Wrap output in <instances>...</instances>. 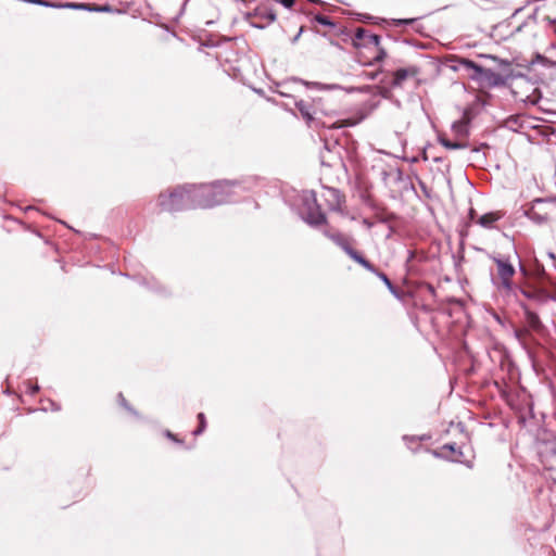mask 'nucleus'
I'll return each mask as SVG.
<instances>
[{
	"label": "nucleus",
	"instance_id": "3",
	"mask_svg": "<svg viewBox=\"0 0 556 556\" xmlns=\"http://www.w3.org/2000/svg\"><path fill=\"white\" fill-rule=\"evenodd\" d=\"M350 37V35L348 36ZM352 43L356 49L355 60L363 66H370L387 58V51L381 47V37L367 31L365 28H356L351 36Z\"/></svg>",
	"mask_w": 556,
	"mask_h": 556
},
{
	"label": "nucleus",
	"instance_id": "30",
	"mask_svg": "<svg viewBox=\"0 0 556 556\" xmlns=\"http://www.w3.org/2000/svg\"><path fill=\"white\" fill-rule=\"evenodd\" d=\"M362 224L368 229L372 228L374 226V223L369 218H363Z\"/></svg>",
	"mask_w": 556,
	"mask_h": 556
},
{
	"label": "nucleus",
	"instance_id": "33",
	"mask_svg": "<svg viewBox=\"0 0 556 556\" xmlns=\"http://www.w3.org/2000/svg\"><path fill=\"white\" fill-rule=\"evenodd\" d=\"M486 143H481L479 147L472 148V152H479L482 148H486Z\"/></svg>",
	"mask_w": 556,
	"mask_h": 556
},
{
	"label": "nucleus",
	"instance_id": "36",
	"mask_svg": "<svg viewBox=\"0 0 556 556\" xmlns=\"http://www.w3.org/2000/svg\"><path fill=\"white\" fill-rule=\"evenodd\" d=\"M429 290H430L431 292H433V291H434L433 287H432V286H430V285H429Z\"/></svg>",
	"mask_w": 556,
	"mask_h": 556
},
{
	"label": "nucleus",
	"instance_id": "18",
	"mask_svg": "<svg viewBox=\"0 0 556 556\" xmlns=\"http://www.w3.org/2000/svg\"><path fill=\"white\" fill-rule=\"evenodd\" d=\"M363 268L366 270L376 275L381 281L386 285V287L389 289V291L394 294L396 298H399V290L392 283V281L389 279V277L381 270H379L374 264H371L368 260H366V263L359 264Z\"/></svg>",
	"mask_w": 556,
	"mask_h": 556
},
{
	"label": "nucleus",
	"instance_id": "17",
	"mask_svg": "<svg viewBox=\"0 0 556 556\" xmlns=\"http://www.w3.org/2000/svg\"><path fill=\"white\" fill-rule=\"evenodd\" d=\"M312 22L313 23H317V24L323 25V26H326V27H329L328 35L331 36V37L332 36H341V35L349 36V34L346 33L345 28H343L340 25H338L337 23H334L327 15L316 14V15L313 16ZM324 36H327V33H325Z\"/></svg>",
	"mask_w": 556,
	"mask_h": 556
},
{
	"label": "nucleus",
	"instance_id": "2",
	"mask_svg": "<svg viewBox=\"0 0 556 556\" xmlns=\"http://www.w3.org/2000/svg\"><path fill=\"white\" fill-rule=\"evenodd\" d=\"M190 197L193 201V206H195V208H210L232 201L238 184L225 180L212 184L190 185Z\"/></svg>",
	"mask_w": 556,
	"mask_h": 556
},
{
	"label": "nucleus",
	"instance_id": "31",
	"mask_svg": "<svg viewBox=\"0 0 556 556\" xmlns=\"http://www.w3.org/2000/svg\"><path fill=\"white\" fill-rule=\"evenodd\" d=\"M166 437H167V438H169L170 440L175 441V442H180V441L177 439V437H176L174 433H172L170 431H167V432H166Z\"/></svg>",
	"mask_w": 556,
	"mask_h": 556
},
{
	"label": "nucleus",
	"instance_id": "24",
	"mask_svg": "<svg viewBox=\"0 0 556 556\" xmlns=\"http://www.w3.org/2000/svg\"><path fill=\"white\" fill-rule=\"evenodd\" d=\"M417 257V254L415 251H409L408 252V257L406 260V271L408 275H419L420 274V270L415 262Z\"/></svg>",
	"mask_w": 556,
	"mask_h": 556
},
{
	"label": "nucleus",
	"instance_id": "16",
	"mask_svg": "<svg viewBox=\"0 0 556 556\" xmlns=\"http://www.w3.org/2000/svg\"><path fill=\"white\" fill-rule=\"evenodd\" d=\"M542 291L538 289H531L528 286H520L517 283V289L514 290L513 293L505 294L503 298L505 299H515L519 304L520 302H523L520 298H525L527 300L531 301H541L542 299Z\"/></svg>",
	"mask_w": 556,
	"mask_h": 556
},
{
	"label": "nucleus",
	"instance_id": "27",
	"mask_svg": "<svg viewBox=\"0 0 556 556\" xmlns=\"http://www.w3.org/2000/svg\"><path fill=\"white\" fill-rule=\"evenodd\" d=\"M394 25L395 26H400V25H409L412 23L415 22L414 18H401V20H394Z\"/></svg>",
	"mask_w": 556,
	"mask_h": 556
},
{
	"label": "nucleus",
	"instance_id": "26",
	"mask_svg": "<svg viewBox=\"0 0 556 556\" xmlns=\"http://www.w3.org/2000/svg\"><path fill=\"white\" fill-rule=\"evenodd\" d=\"M117 399H118V403L124 407L126 408L127 410H131L127 400L125 399V396L123 395V393H118L117 394Z\"/></svg>",
	"mask_w": 556,
	"mask_h": 556
},
{
	"label": "nucleus",
	"instance_id": "1",
	"mask_svg": "<svg viewBox=\"0 0 556 556\" xmlns=\"http://www.w3.org/2000/svg\"><path fill=\"white\" fill-rule=\"evenodd\" d=\"M519 270L525 278L549 286L556 278V254L553 251L536 253L531 250L523 262L519 261Z\"/></svg>",
	"mask_w": 556,
	"mask_h": 556
},
{
	"label": "nucleus",
	"instance_id": "35",
	"mask_svg": "<svg viewBox=\"0 0 556 556\" xmlns=\"http://www.w3.org/2000/svg\"><path fill=\"white\" fill-rule=\"evenodd\" d=\"M308 1H309L311 3H316V4H317V3H320V1H319V0H308Z\"/></svg>",
	"mask_w": 556,
	"mask_h": 556
},
{
	"label": "nucleus",
	"instance_id": "25",
	"mask_svg": "<svg viewBox=\"0 0 556 556\" xmlns=\"http://www.w3.org/2000/svg\"><path fill=\"white\" fill-rule=\"evenodd\" d=\"M198 420H199V426L193 431L194 435L202 434L204 432L205 428H206V418H205V415L203 413H199L198 414Z\"/></svg>",
	"mask_w": 556,
	"mask_h": 556
},
{
	"label": "nucleus",
	"instance_id": "8",
	"mask_svg": "<svg viewBox=\"0 0 556 556\" xmlns=\"http://www.w3.org/2000/svg\"><path fill=\"white\" fill-rule=\"evenodd\" d=\"M191 187L190 185L175 188L168 193H160L157 199V205L161 211L165 212H179L184 210L195 208L193 201L190 197Z\"/></svg>",
	"mask_w": 556,
	"mask_h": 556
},
{
	"label": "nucleus",
	"instance_id": "32",
	"mask_svg": "<svg viewBox=\"0 0 556 556\" xmlns=\"http://www.w3.org/2000/svg\"><path fill=\"white\" fill-rule=\"evenodd\" d=\"M166 437H167V438H169L170 440L175 441V442H180V441L177 439V437H176L174 433H172L170 431H167V432H166Z\"/></svg>",
	"mask_w": 556,
	"mask_h": 556
},
{
	"label": "nucleus",
	"instance_id": "10",
	"mask_svg": "<svg viewBox=\"0 0 556 556\" xmlns=\"http://www.w3.org/2000/svg\"><path fill=\"white\" fill-rule=\"evenodd\" d=\"M325 237L330 239L334 244L341 248L354 262L357 264L366 263V258L363 254L356 251L352 245V239L339 230L331 229L325 226L323 230Z\"/></svg>",
	"mask_w": 556,
	"mask_h": 556
},
{
	"label": "nucleus",
	"instance_id": "29",
	"mask_svg": "<svg viewBox=\"0 0 556 556\" xmlns=\"http://www.w3.org/2000/svg\"><path fill=\"white\" fill-rule=\"evenodd\" d=\"M285 8L290 9L293 7L295 0H278Z\"/></svg>",
	"mask_w": 556,
	"mask_h": 556
},
{
	"label": "nucleus",
	"instance_id": "14",
	"mask_svg": "<svg viewBox=\"0 0 556 556\" xmlns=\"http://www.w3.org/2000/svg\"><path fill=\"white\" fill-rule=\"evenodd\" d=\"M324 199L330 211L343 214L345 195L339 189L331 187L326 188Z\"/></svg>",
	"mask_w": 556,
	"mask_h": 556
},
{
	"label": "nucleus",
	"instance_id": "7",
	"mask_svg": "<svg viewBox=\"0 0 556 556\" xmlns=\"http://www.w3.org/2000/svg\"><path fill=\"white\" fill-rule=\"evenodd\" d=\"M295 109L298 110L301 117L306 122L309 127L315 128H346L352 127L357 124V119L355 118H343L336 119L329 122H323L319 117H317V109L312 101L308 100H298L294 102Z\"/></svg>",
	"mask_w": 556,
	"mask_h": 556
},
{
	"label": "nucleus",
	"instance_id": "19",
	"mask_svg": "<svg viewBox=\"0 0 556 556\" xmlns=\"http://www.w3.org/2000/svg\"><path fill=\"white\" fill-rule=\"evenodd\" d=\"M504 216L505 212L503 211L489 212L479 216L476 220V224L485 229H493L495 228L496 223L504 218Z\"/></svg>",
	"mask_w": 556,
	"mask_h": 556
},
{
	"label": "nucleus",
	"instance_id": "21",
	"mask_svg": "<svg viewBox=\"0 0 556 556\" xmlns=\"http://www.w3.org/2000/svg\"><path fill=\"white\" fill-rule=\"evenodd\" d=\"M253 16L255 18H260L265 24H270L276 20V13H275L274 9H271L265 4L258 5L254 10Z\"/></svg>",
	"mask_w": 556,
	"mask_h": 556
},
{
	"label": "nucleus",
	"instance_id": "28",
	"mask_svg": "<svg viewBox=\"0 0 556 556\" xmlns=\"http://www.w3.org/2000/svg\"><path fill=\"white\" fill-rule=\"evenodd\" d=\"M478 214H477V211L473 208V207H470L469 208V212H468V218L470 222L472 223H476L477 218H478Z\"/></svg>",
	"mask_w": 556,
	"mask_h": 556
},
{
	"label": "nucleus",
	"instance_id": "37",
	"mask_svg": "<svg viewBox=\"0 0 556 556\" xmlns=\"http://www.w3.org/2000/svg\"><path fill=\"white\" fill-rule=\"evenodd\" d=\"M276 2H278V0H275Z\"/></svg>",
	"mask_w": 556,
	"mask_h": 556
},
{
	"label": "nucleus",
	"instance_id": "12",
	"mask_svg": "<svg viewBox=\"0 0 556 556\" xmlns=\"http://www.w3.org/2000/svg\"><path fill=\"white\" fill-rule=\"evenodd\" d=\"M554 210H556V199H536L527 212V215L534 223L543 224L553 218Z\"/></svg>",
	"mask_w": 556,
	"mask_h": 556
},
{
	"label": "nucleus",
	"instance_id": "5",
	"mask_svg": "<svg viewBox=\"0 0 556 556\" xmlns=\"http://www.w3.org/2000/svg\"><path fill=\"white\" fill-rule=\"evenodd\" d=\"M494 267L490 269L491 283L495 291L504 296L513 293L517 289L514 278L517 274L511 256L503 253H492L489 255Z\"/></svg>",
	"mask_w": 556,
	"mask_h": 556
},
{
	"label": "nucleus",
	"instance_id": "34",
	"mask_svg": "<svg viewBox=\"0 0 556 556\" xmlns=\"http://www.w3.org/2000/svg\"><path fill=\"white\" fill-rule=\"evenodd\" d=\"M39 391V387L37 384L33 386L29 390L31 395L36 394Z\"/></svg>",
	"mask_w": 556,
	"mask_h": 556
},
{
	"label": "nucleus",
	"instance_id": "6",
	"mask_svg": "<svg viewBox=\"0 0 556 556\" xmlns=\"http://www.w3.org/2000/svg\"><path fill=\"white\" fill-rule=\"evenodd\" d=\"M420 67L415 64H409L405 67H399L392 71H379L370 73L368 77L376 79L379 74H382L380 83L382 87L388 90L403 89L409 81L417 83L419 80Z\"/></svg>",
	"mask_w": 556,
	"mask_h": 556
},
{
	"label": "nucleus",
	"instance_id": "15",
	"mask_svg": "<svg viewBox=\"0 0 556 556\" xmlns=\"http://www.w3.org/2000/svg\"><path fill=\"white\" fill-rule=\"evenodd\" d=\"M433 455L451 462L463 463L464 453L456 443H446L433 451Z\"/></svg>",
	"mask_w": 556,
	"mask_h": 556
},
{
	"label": "nucleus",
	"instance_id": "22",
	"mask_svg": "<svg viewBox=\"0 0 556 556\" xmlns=\"http://www.w3.org/2000/svg\"><path fill=\"white\" fill-rule=\"evenodd\" d=\"M438 141L441 146L448 150H460L469 147V143L466 140H450L444 135H439Z\"/></svg>",
	"mask_w": 556,
	"mask_h": 556
},
{
	"label": "nucleus",
	"instance_id": "9",
	"mask_svg": "<svg viewBox=\"0 0 556 556\" xmlns=\"http://www.w3.org/2000/svg\"><path fill=\"white\" fill-rule=\"evenodd\" d=\"M300 215L313 228L327 226V216L317 202L315 191H305L301 198Z\"/></svg>",
	"mask_w": 556,
	"mask_h": 556
},
{
	"label": "nucleus",
	"instance_id": "11",
	"mask_svg": "<svg viewBox=\"0 0 556 556\" xmlns=\"http://www.w3.org/2000/svg\"><path fill=\"white\" fill-rule=\"evenodd\" d=\"M459 65L466 71H472V74H470L472 79L485 80L493 86L503 84L504 81L501 74L491 68H484L472 60L463 58L459 60Z\"/></svg>",
	"mask_w": 556,
	"mask_h": 556
},
{
	"label": "nucleus",
	"instance_id": "23",
	"mask_svg": "<svg viewBox=\"0 0 556 556\" xmlns=\"http://www.w3.org/2000/svg\"><path fill=\"white\" fill-rule=\"evenodd\" d=\"M452 132L458 140H465L469 135L468 122L464 118L452 124Z\"/></svg>",
	"mask_w": 556,
	"mask_h": 556
},
{
	"label": "nucleus",
	"instance_id": "4",
	"mask_svg": "<svg viewBox=\"0 0 556 556\" xmlns=\"http://www.w3.org/2000/svg\"><path fill=\"white\" fill-rule=\"evenodd\" d=\"M350 185L353 195L357 197L358 201L372 212L374 217L378 222H388V210L375 195L374 185L362 169H356L354 172V175L350 180Z\"/></svg>",
	"mask_w": 556,
	"mask_h": 556
},
{
	"label": "nucleus",
	"instance_id": "20",
	"mask_svg": "<svg viewBox=\"0 0 556 556\" xmlns=\"http://www.w3.org/2000/svg\"><path fill=\"white\" fill-rule=\"evenodd\" d=\"M520 306L523 309L525 319L528 327L534 331H540L543 328L539 315L531 311L525 302H520Z\"/></svg>",
	"mask_w": 556,
	"mask_h": 556
},
{
	"label": "nucleus",
	"instance_id": "13",
	"mask_svg": "<svg viewBox=\"0 0 556 556\" xmlns=\"http://www.w3.org/2000/svg\"><path fill=\"white\" fill-rule=\"evenodd\" d=\"M538 454L541 463L548 470L556 469V439L552 438L538 443Z\"/></svg>",
	"mask_w": 556,
	"mask_h": 556
}]
</instances>
